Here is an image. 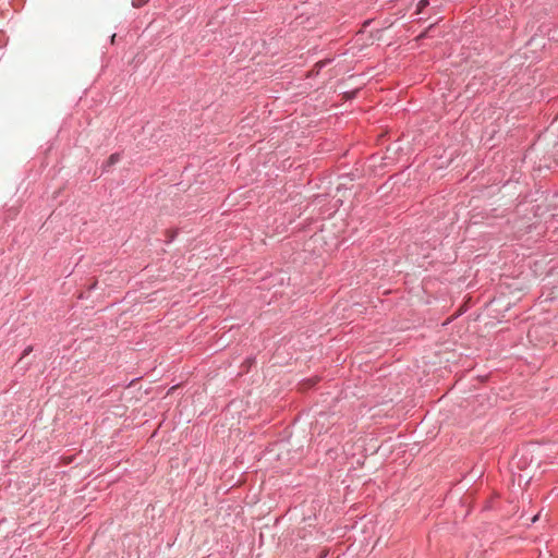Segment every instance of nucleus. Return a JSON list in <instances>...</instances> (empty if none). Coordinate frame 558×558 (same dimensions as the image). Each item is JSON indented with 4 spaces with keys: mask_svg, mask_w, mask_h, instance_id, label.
Segmentation results:
<instances>
[{
    "mask_svg": "<svg viewBox=\"0 0 558 558\" xmlns=\"http://www.w3.org/2000/svg\"><path fill=\"white\" fill-rule=\"evenodd\" d=\"M148 0H138V1H133L132 4L133 7L135 8H140L142 7L143 4H145Z\"/></svg>",
    "mask_w": 558,
    "mask_h": 558,
    "instance_id": "nucleus-2",
    "label": "nucleus"
},
{
    "mask_svg": "<svg viewBox=\"0 0 558 558\" xmlns=\"http://www.w3.org/2000/svg\"><path fill=\"white\" fill-rule=\"evenodd\" d=\"M120 159V156L118 154H112L108 159V165L111 166L116 162H118Z\"/></svg>",
    "mask_w": 558,
    "mask_h": 558,
    "instance_id": "nucleus-1",
    "label": "nucleus"
},
{
    "mask_svg": "<svg viewBox=\"0 0 558 558\" xmlns=\"http://www.w3.org/2000/svg\"><path fill=\"white\" fill-rule=\"evenodd\" d=\"M114 38H116V35H112V37H111L112 43L114 41Z\"/></svg>",
    "mask_w": 558,
    "mask_h": 558,
    "instance_id": "nucleus-4",
    "label": "nucleus"
},
{
    "mask_svg": "<svg viewBox=\"0 0 558 558\" xmlns=\"http://www.w3.org/2000/svg\"><path fill=\"white\" fill-rule=\"evenodd\" d=\"M427 4H428V0H421L418 2V10L421 11Z\"/></svg>",
    "mask_w": 558,
    "mask_h": 558,
    "instance_id": "nucleus-3",
    "label": "nucleus"
}]
</instances>
